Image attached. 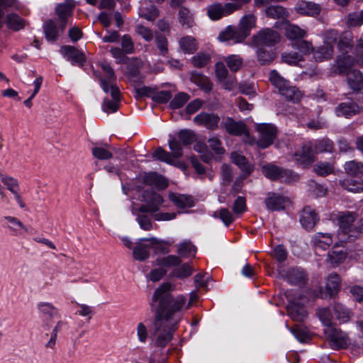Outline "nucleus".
<instances>
[{"instance_id": "f257e3e1", "label": "nucleus", "mask_w": 363, "mask_h": 363, "mask_svg": "<svg viewBox=\"0 0 363 363\" xmlns=\"http://www.w3.org/2000/svg\"><path fill=\"white\" fill-rule=\"evenodd\" d=\"M169 282L160 285L152 296L154 302L158 301L152 333V346L155 348L150 357V363H164L169 350L165 347L173 337L177 324L181 320L179 312L184 308L185 298L183 295L174 297Z\"/></svg>"}, {"instance_id": "f03ea898", "label": "nucleus", "mask_w": 363, "mask_h": 363, "mask_svg": "<svg viewBox=\"0 0 363 363\" xmlns=\"http://www.w3.org/2000/svg\"><path fill=\"white\" fill-rule=\"evenodd\" d=\"M75 4L73 0H65L55 8L57 18L48 19L43 23V31L48 41L55 42L63 33L69 19L72 16Z\"/></svg>"}, {"instance_id": "7ed1b4c3", "label": "nucleus", "mask_w": 363, "mask_h": 363, "mask_svg": "<svg viewBox=\"0 0 363 363\" xmlns=\"http://www.w3.org/2000/svg\"><path fill=\"white\" fill-rule=\"evenodd\" d=\"M357 214L352 211L340 212L337 216L339 230L337 236L341 242H351L355 240L363 231V218L357 223L354 221Z\"/></svg>"}, {"instance_id": "20e7f679", "label": "nucleus", "mask_w": 363, "mask_h": 363, "mask_svg": "<svg viewBox=\"0 0 363 363\" xmlns=\"http://www.w3.org/2000/svg\"><path fill=\"white\" fill-rule=\"evenodd\" d=\"M145 204H142L138 208L136 214V220L141 229L144 230H151L153 228V223L151 218L145 213H154L159 211L160 207L164 202L162 196L155 192L150 194L149 200H146Z\"/></svg>"}, {"instance_id": "39448f33", "label": "nucleus", "mask_w": 363, "mask_h": 363, "mask_svg": "<svg viewBox=\"0 0 363 363\" xmlns=\"http://www.w3.org/2000/svg\"><path fill=\"white\" fill-rule=\"evenodd\" d=\"M258 133L257 145L259 147L265 149L272 145L277 135V128L272 123H258L255 125Z\"/></svg>"}, {"instance_id": "423d86ee", "label": "nucleus", "mask_w": 363, "mask_h": 363, "mask_svg": "<svg viewBox=\"0 0 363 363\" xmlns=\"http://www.w3.org/2000/svg\"><path fill=\"white\" fill-rule=\"evenodd\" d=\"M141 241H147L150 242L148 245L140 243L133 249V257L135 259L139 261H144L150 256L149 249L153 246H156L157 250H160L164 252H169L167 247L162 246V242L156 238L152 237L150 238H143Z\"/></svg>"}, {"instance_id": "0eeeda50", "label": "nucleus", "mask_w": 363, "mask_h": 363, "mask_svg": "<svg viewBox=\"0 0 363 363\" xmlns=\"http://www.w3.org/2000/svg\"><path fill=\"white\" fill-rule=\"evenodd\" d=\"M262 174L271 180L281 179L285 182H291L297 178V175L289 169H284L274 164H267L262 168Z\"/></svg>"}, {"instance_id": "6e6552de", "label": "nucleus", "mask_w": 363, "mask_h": 363, "mask_svg": "<svg viewBox=\"0 0 363 363\" xmlns=\"http://www.w3.org/2000/svg\"><path fill=\"white\" fill-rule=\"evenodd\" d=\"M324 333L330 346L334 350L346 348L350 344L347 335L335 327L324 328Z\"/></svg>"}, {"instance_id": "1a4fd4ad", "label": "nucleus", "mask_w": 363, "mask_h": 363, "mask_svg": "<svg viewBox=\"0 0 363 363\" xmlns=\"http://www.w3.org/2000/svg\"><path fill=\"white\" fill-rule=\"evenodd\" d=\"M340 289V278L336 273H331L326 279L325 291L320 287L315 291L314 298H330L334 296Z\"/></svg>"}, {"instance_id": "9d476101", "label": "nucleus", "mask_w": 363, "mask_h": 363, "mask_svg": "<svg viewBox=\"0 0 363 363\" xmlns=\"http://www.w3.org/2000/svg\"><path fill=\"white\" fill-rule=\"evenodd\" d=\"M280 41V35L271 28H264L253 37L256 47H272Z\"/></svg>"}, {"instance_id": "9b49d317", "label": "nucleus", "mask_w": 363, "mask_h": 363, "mask_svg": "<svg viewBox=\"0 0 363 363\" xmlns=\"http://www.w3.org/2000/svg\"><path fill=\"white\" fill-rule=\"evenodd\" d=\"M194 122L208 130H215L219 128L220 118L214 113L201 112L194 118Z\"/></svg>"}, {"instance_id": "f8f14e48", "label": "nucleus", "mask_w": 363, "mask_h": 363, "mask_svg": "<svg viewBox=\"0 0 363 363\" xmlns=\"http://www.w3.org/2000/svg\"><path fill=\"white\" fill-rule=\"evenodd\" d=\"M60 52L73 65L82 66L86 61L84 52L74 46L63 45L61 47Z\"/></svg>"}, {"instance_id": "ddd939ff", "label": "nucleus", "mask_w": 363, "mask_h": 363, "mask_svg": "<svg viewBox=\"0 0 363 363\" xmlns=\"http://www.w3.org/2000/svg\"><path fill=\"white\" fill-rule=\"evenodd\" d=\"M39 316L45 325H50L52 319L55 317L60 318L58 309L49 302H40L37 305Z\"/></svg>"}, {"instance_id": "4468645a", "label": "nucleus", "mask_w": 363, "mask_h": 363, "mask_svg": "<svg viewBox=\"0 0 363 363\" xmlns=\"http://www.w3.org/2000/svg\"><path fill=\"white\" fill-rule=\"evenodd\" d=\"M315 150L311 142L304 143L301 150L294 154L295 160L303 165L311 164L315 160Z\"/></svg>"}, {"instance_id": "2eb2a0df", "label": "nucleus", "mask_w": 363, "mask_h": 363, "mask_svg": "<svg viewBox=\"0 0 363 363\" xmlns=\"http://www.w3.org/2000/svg\"><path fill=\"white\" fill-rule=\"evenodd\" d=\"M101 68L105 74L104 78L99 77L101 86L104 92L108 93L112 86H116V76L113 69L108 62H101Z\"/></svg>"}, {"instance_id": "dca6fc26", "label": "nucleus", "mask_w": 363, "mask_h": 363, "mask_svg": "<svg viewBox=\"0 0 363 363\" xmlns=\"http://www.w3.org/2000/svg\"><path fill=\"white\" fill-rule=\"evenodd\" d=\"M218 39L222 42H228L230 44H236L243 42L245 37L242 35L238 28L229 26L225 30L220 33Z\"/></svg>"}, {"instance_id": "f3484780", "label": "nucleus", "mask_w": 363, "mask_h": 363, "mask_svg": "<svg viewBox=\"0 0 363 363\" xmlns=\"http://www.w3.org/2000/svg\"><path fill=\"white\" fill-rule=\"evenodd\" d=\"M359 105L352 100L340 103L335 108V115L338 117L351 118L359 113Z\"/></svg>"}, {"instance_id": "a211bd4d", "label": "nucleus", "mask_w": 363, "mask_h": 363, "mask_svg": "<svg viewBox=\"0 0 363 363\" xmlns=\"http://www.w3.org/2000/svg\"><path fill=\"white\" fill-rule=\"evenodd\" d=\"M109 91L113 99H105L102 104V110L106 113H114L119 108L121 92L117 86H112Z\"/></svg>"}, {"instance_id": "6ab92c4d", "label": "nucleus", "mask_w": 363, "mask_h": 363, "mask_svg": "<svg viewBox=\"0 0 363 363\" xmlns=\"http://www.w3.org/2000/svg\"><path fill=\"white\" fill-rule=\"evenodd\" d=\"M286 201V197L274 192H269L264 200L267 208L273 211L284 209Z\"/></svg>"}, {"instance_id": "aec40b11", "label": "nucleus", "mask_w": 363, "mask_h": 363, "mask_svg": "<svg viewBox=\"0 0 363 363\" xmlns=\"http://www.w3.org/2000/svg\"><path fill=\"white\" fill-rule=\"evenodd\" d=\"M225 130L231 135L241 136L248 135L246 125L242 121H235L230 117H227L223 123Z\"/></svg>"}, {"instance_id": "412c9836", "label": "nucleus", "mask_w": 363, "mask_h": 363, "mask_svg": "<svg viewBox=\"0 0 363 363\" xmlns=\"http://www.w3.org/2000/svg\"><path fill=\"white\" fill-rule=\"evenodd\" d=\"M318 220L317 213L310 206H306L303 209L300 217V222L303 227L310 230L313 228Z\"/></svg>"}, {"instance_id": "4be33fe9", "label": "nucleus", "mask_w": 363, "mask_h": 363, "mask_svg": "<svg viewBox=\"0 0 363 363\" xmlns=\"http://www.w3.org/2000/svg\"><path fill=\"white\" fill-rule=\"evenodd\" d=\"M333 243V237L330 233H317L311 239V244L315 248L326 250Z\"/></svg>"}, {"instance_id": "5701e85b", "label": "nucleus", "mask_w": 363, "mask_h": 363, "mask_svg": "<svg viewBox=\"0 0 363 363\" xmlns=\"http://www.w3.org/2000/svg\"><path fill=\"white\" fill-rule=\"evenodd\" d=\"M256 16L252 13H248L243 16L239 22V30L245 37H248L250 34V30L256 25Z\"/></svg>"}, {"instance_id": "b1692460", "label": "nucleus", "mask_w": 363, "mask_h": 363, "mask_svg": "<svg viewBox=\"0 0 363 363\" xmlns=\"http://www.w3.org/2000/svg\"><path fill=\"white\" fill-rule=\"evenodd\" d=\"M191 80L206 93H208L212 90L213 84L206 76L201 73L192 72L191 74Z\"/></svg>"}, {"instance_id": "393cba45", "label": "nucleus", "mask_w": 363, "mask_h": 363, "mask_svg": "<svg viewBox=\"0 0 363 363\" xmlns=\"http://www.w3.org/2000/svg\"><path fill=\"white\" fill-rule=\"evenodd\" d=\"M143 182L148 186L157 189H164L167 186L164 178L155 172L146 174L143 177Z\"/></svg>"}, {"instance_id": "a878e982", "label": "nucleus", "mask_w": 363, "mask_h": 363, "mask_svg": "<svg viewBox=\"0 0 363 363\" xmlns=\"http://www.w3.org/2000/svg\"><path fill=\"white\" fill-rule=\"evenodd\" d=\"M344 169L347 174L361 178L363 177V163L362 162L352 160L346 162L344 164Z\"/></svg>"}, {"instance_id": "bb28decb", "label": "nucleus", "mask_w": 363, "mask_h": 363, "mask_svg": "<svg viewBox=\"0 0 363 363\" xmlns=\"http://www.w3.org/2000/svg\"><path fill=\"white\" fill-rule=\"evenodd\" d=\"M313 52L315 60L316 62H322L330 59L333 55L334 50L333 45L323 43V45L318 47Z\"/></svg>"}, {"instance_id": "cd10ccee", "label": "nucleus", "mask_w": 363, "mask_h": 363, "mask_svg": "<svg viewBox=\"0 0 363 363\" xmlns=\"http://www.w3.org/2000/svg\"><path fill=\"white\" fill-rule=\"evenodd\" d=\"M286 279L291 285L304 284L306 279V272L300 268H293L287 272Z\"/></svg>"}, {"instance_id": "c85d7f7f", "label": "nucleus", "mask_w": 363, "mask_h": 363, "mask_svg": "<svg viewBox=\"0 0 363 363\" xmlns=\"http://www.w3.org/2000/svg\"><path fill=\"white\" fill-rule=\"evenodd\" d=\"M348 85L353 90H360L363 88V75L356 69H352L347 74Z\"/></svg>"}, {"instance_id": "c756f323", "label": "nucleus", "mask_w": 363, "mask_h": 363, "mask_svg": "<svg viewBox=\"0 0 363 363\" xmlns=\"http://www.w3.org/2000/svg\"><path fill=\"white\" fill-rule=\"evenodd\" d=\"M180 50L186 54H193L198 49L196 40L189 35L182 37L179 40Z\"/></svg>"}, {"instance_id": "7c9ffc66", "label": "nucleus", "mask_w": 363, "mask_h": 363, "mask_svg": "<svg viewBox=\"0 0 363 363\" xmlns=\"http://www.w3.org/2000/svg\"><path fill=\"white\" fill-rule=\"evenodd\" d=\"M197 249L191 241L184 240L177 245V254L181 258L194 257L196 255Z\"/></svg>"}, {"instance_id": "2f4dec72", "label": "nucleus", "mask_w": 363, "mask_h": 363, "mask_svg": "<svg viewBox=\"0 0 363 363\" xmlns=\"http://www.w3.org/2000/svg\"><path fill=\"white\" fill-rule=\"evenodd\" d=\"M296 9L299 13L310 16H317L320 11L319 5L308 1H302L299 3Z\"/></svg>"}, {"instance_id": "473e14b6", "label": "nucleus", "mask_w": 363, "mask_h": 363, "mask_svg": "<svg viewBox=\"0 0 363 363\" xmlns=\"http://www.w3.org/2000/svg\"><path fill=\"white\" fill-rule=\"evenodd\" d=\"M353 35L350 31H345L340 34L337 42V48L340 52L347 53L353 47Z\"/></svg>"}, {"instance_id": "72a5a7b5", "label": "nucleus", "mask_w": 363, "mask_h": 363, "mask_svg": "<svg viewBox=\"0 0 363 363\" xmlns=\"http://www.w3.org/2000/svg\"><path fill=\"white\" fill-rule=\"evenodd\" d=\"M193 267L189 263H184L174 268L169 274L172 278H177L180 279H186L190 277L193 273Z\"/></svg>"}, {"instance_id": "f704fd0d", "label": "nucleus", "mask_w": 363, "mask_h": 363, "mask_svg": "<svg viewBox=\"0 0 363 363\" xmlns=\"http://www.w3.org/2000/svg\"><path fill=\"white\" fill-rule=\"evenodd\" d=\"M230 157L233 162L238 165L239 168L243 172V173L250 174L253 171V165L250 164L244 156L238 154L236 152H234L231 153Z\"/></svg>"}, {"instance_id": "c9c22d12", "label": "nucleus", "mask_w": 363, "mask_h": 363, "mask_svg": "<svg viewBox=\"0 0 363 363\" xmlns=\"http://www.w3.org/2000/svg\"><path fill=\"white\" fill-rule=\"evenodd\" d=\"M208 16L213 21H217L223 16L230 15V13L225 9V4L222 5L220 3H216L210 5L208 8Z\"/></svg>"}, {"instance_id": "e433bc0d", "label": "nucleus", "mask_w": 363, "mask_h": 363, "mask_svg": "<svg viewBox=\"0 0 363 363\" xmlns=\"http://www.w3.org/2000/svg\"><path fill=\"white\" fill-rule=\"evenodd\" d=\"M182 262V258L178 255H169L165 257H157L155 263L157 266L164 267H176Z\"/></svg>"}, {"instance_id": "4c0bfd02", "label": "nucleus", "mask_w": 363, "mask_h": 363, "mask_svg": "<svg viewBox=\"0 0 363 363\" xmlns=\"http://www.w3.org/2000/svg\"><path fill=\"white\" fill-rule=\"evenodd\" d=\"M333 311L336 319L340 323H345L350 320L351 312L342 304L340 303H335L333 306Z\"/></svg>"}, {"instance_id": "58836bf2", "label": "nucleus", "mask_w": 363, "mask_h": 363, "mask_svg": "<svg viewBox=\"0 0 363 363\" xmlns=\"http://www.w3.org/2000/svg\"><path fill=\"white\" fill-rule=\"evenodd\" d=\"M346 255V251L343 248L337 250V247L334 246L328 254V261L333 267H336L345 259Z\"/></svg>"}, {"instance_id": "ea45409f", "label": "nucleus", "mask_w": 363, "mask_h": 363, "mask_svg": "<svg viewBox=\"0 0 363 363\" xmlns=\"http://www.w3.org/2000/svg\"><path fill=\"white\" fill-rule=\"evenodd\" d=\"M169 199L180 208L192 207L194 206V199L191 196L172 194L169 195Z\"/></svg>"}, {"instance_id": "a19ab883", "label": "nucleus", "mask_w": 363, "mask_h": 363, "mask_svg": "<svg viewBox=\"0 0 363 363\" xmlns=\"http://www.w3.org/2000/svg\"><path fill=\"white\" fill-rule=\"evenodd\" d=\"M286 99L292 103H298L302 98V94L301 91L296 86H291L290 84L280 92Z\"/></svg>"}, {"instance_id": "79ce46f5", "label": "nucleus", "mask_w": 363, "mask_h": 363, "mask_svg": "<svg viewBox=\"0 0 363 363\" xmlns=\"http://www.w3.org/2000/svg\"><path fill=\"white\" fill-rule=\"evenodd\" d=\"M265 13L267 17L274 19H285L288 17V12L286 9L279 5H274L267 7Z\"/></svg>"}, {"instance_id": "37998d69", "label": "nucleus", "mask_w": 363, "mask_h": 363, "mask_svg": "<svg viewBox=\"0 0 363 363\" xmlns=\"http://www.w3.org/2000/svg\"><path fill=\"white\" fill-rule=\"evenodd\" d=\"M256 48L257 60L261 65H268L274 60L276 55L272 50H267L264 47Z\"/></svg>"}, {"instance_id": "c03bdc74", "label": "nucleus", "mask_w": 363, "mask_h": 363, "mask_svg": "<svg viewBox=\"0 0 363 363\" xmlns=\"http://www.w3.org/2000/svg\"><path fill=\"white\" fill-rule=\"evenodd\" d=\"M340 185L345 189L351 192H359L363 191V182L352 178L340 180Z\"/></svg>"}, {"instance_id": "a18cd8bd", "label": "nucleus", "mask_w": 363, "mask_h": 363, "mask_svg": "<svg viewBox=\"0 0 363 363\" xmlns=\"http://www.w3.org/2000/svg\"><path fill=\"white\" fill-rule=\"evenodd\" d=\"M355 60L350 55L340 56L337 60V67L340 73H346L352 71V67L354 65Z\"/></svg>"}, {"instance_id": "49530a36", "label": "nucleus", "mask_w": 363, "mask_h": 363, "mask_svg": "<svg viewBox=\"0 0 363 363\" xmlns=\"http://www.w3.org/2000/svg\"><path fill=\"white\" fill-rule=\"evenodd\" d=\"M285 35L290 40H298L305 36L306 31L296 25L286 23Z\"/></svg>"}, {"instance_id": "de8ad7c7", "label": "nucleus", "mask_w": 363, "mask_h": 363, "mask_svg": "<svg viewBox=\"0 0 363 363\" xmlns=\"http://www.w3.org/2000/svg\"><path fill=\"white\" fill-rule=\"evenodd\" d=\"M269 81L273 86L278 89L279 93L290 84V82L282 77L277 70H272L270 72Z\"/></svg>"}, {"instance_id": "09e8293b", "label": "nucleus", "mask_w": 363, "mask_h": 363, "mask_svg": "<svg viewBox=\"0 0 363 363\" xmlns=\"http://www.w3.org/2000/svg\"><path fill=\"white\" fill-rule=\"evenodd\" d=\"M125 63L127 65L128 74L130 77H136L139 74L143 66L141 60L137 57L128 58Z\"/></svg>"}, {"instance_id": "8fccbe9b", "label": "nucleus", "mask_w": 363, "mask_h": 363, "mask_svg": "<svg viewBox=\"0 0 363 363\" xmlns=\"http://www.w3.org/2000/svg\"><path fill=\"white\" fill-rule=\"evenodd\" d=\"M4 218L11 224L10 225H6V227L12 230L14 233V235L21 234V230H24L25 232H28V228L18 218L10 216H5Z\"/></svg>"}, {"instance_id": "3c124183", "label": "nucleus", "mask_w": 363, "mask_h": 363, "mask_svg": "<svg viewBox=\"0 0 363 363\" xmlns=\"http://www.w3.org/2000/svg\"><path fill=\"white\" fill-rule=\"evenodd\" d=\"M179 21L183 28H189L194 26V18L189 10L182 7L179 11Z\"/></svg>"}, {"instance_id": "603ef678", "label": "nucleus", "mask_w": 363, "mask_h": 363, "mask_svg": "<svg viewBox=\"0 0 363 363\" xmlns=\"http://www.w3.org/2000/svg\"><path fill=\"white\" fill-rule=\"evenodd\" d=\"M6 23L9 28L18 30L24 27L25 21L17 14L10 13L6 18Z\"/></svg>"}, {"instance_id": "864d4df0", "label": "nucleus", "mask_w": 363, "mask_h": 363, "mask_svg": "<svg viewBox=\"0 0 363 363\" xmlns=\"http://www.w3.org/2000/svg\"><path fill=\"white\" fill-rule=\"evenodd\" d=\"M316 313L325 328L335 327L333 325V315L328 308H320L317 311Z\"/></svg>"}, {"instance_id": "5fc2aeb1", "label": "nucleus", "mask_w": 363, "mask_h": 363, "mask_svg": "<svg viewBox=\"0 0 363 363\" xmlns=\"http://www.w3.org/2000/svg\"><path fill=\"white\" fill-rule=\"evenodd\" d=\"M313 169L317 174L325 177L334 172V165L329 162H318Z\"/></svg>"}, {"instance_id": "6e6d98bb", "label": "nucleus", "mask_w": 363, "mask_h": 363, "mask_svg": "<svg viewBox=\"0 0 363 363\" xmlns=\"http://www.w3.org/2000/svg\"><path fill=\"white\" fill-rule=\"evenodd\" d=\"M225 62L231 72H238L242 66L243 60L238 55H231L225 58Z\"/></svg>"}, {"instance_id": "4d7b16f0", "label": "nucleus", "mask_w": 363, "mask_h": 363, "mask_svg": "<svg viewBox=\"0 0 363 363\" xmlns=\"http://www.w3.org/2000/svg\"><path fill=\"white\" fill-rule=\"evenodd\" d=\"M152 157L153 158L159 161L166 162L169 164L177 165L176 164H174V160L172 158L171 154L164 150L161 147H158L157 148H156V150L154 151L152 154Z\"/></svg>"}, {"instance_id": "13d9d810", "label": "nucleus", "mask_w": 363, "mask_h": 363, "mask_svg": "<svg viewBox=\"0 0 363 363\" xmlns=\"http://www.w3.org/2000/svg\"><path fill=\"white\" fill-rule=\"evenodd\" d=\"M184 146H187L196 140V135L193 130H182L178 133V139Z\"/></svg>"}, {"instance_id": "bf43d9fd", "label": "nucleus", "mask_w": 363, "mask_h": 363, "mask_svg": "<svg viewBox=\"0 0 363 363\" xmlns=\"http://www.w3.org/2000/svg\"><path fill=\"white\" fill-rule=\"evenodd\" d=\"M189 94L186 93L179 92L170 101L169 106L172 109L179 108L189 100Z\"/></svg>"}, {"instance_id": "052dcab7", "label": "nucleus", "mask_w": 363, "mask_h": 363, "mask_svg": "<svg viewBox=\"0 0 363 363\" xmlns=\"http://www.w3.org/2000/svg\"><path fill=\"white\" fill-rule=\"evenodd\" d=\"M92 155L94 157L101 160H106L112 158L113 153L106 147L96 146L91 149Z\"/></svg>"}, {"instance_id": "680f3d73", "label": "nucleus", "mask_w": 363, "mask_h": 363, "mask_svg": "<svg viewBox=\"0 0 363 363\" xmlns=\"http://www.w3.org/2000/svg\"><path fill=\"white\" fill-rule=\"evenodd\" d=\"M288 313L291 317L297 321H301L306 316V311L303 307L294 305L288 308Z\"/></svg>"}, {"instance_id": "e2e57ef3", "label": "nucleus", "mask_w": 363, "mask_h": 363, "mask_svg": "<svg viewBox=\"0 0 363 363\" xmlns=\"http://www.w3.org/2000/svg\"><path fill=\"white\" fill-rule=\"evenodd\" d=\"M292 47L295 50H298L303 55L310 54L313 50L312 44L304 40H296L292 43Z\"/></svg>"}, {"instance_id": "0e129e2a", "label": "nucleus", "mask_w": 363, "mask_h": 363, "mask_svg": "<svg viewBox=\"0 0 363 363\" xmlns=\"http://www.w3.org/2000/svg\"><path fill=\"white\" fill-rule=\"evenodd\" d=\"M281 60L288 65H296L303 60V57L296 52H284L281 54Z\"/></svg>"}, {"instance_id": "69168bd1", "label": "nucleus", "mask_w": 363, "mask_h": 363, "mask_svg": "<svg viewBox=\"0 0 363 363\" xmlns=\"http://www.w3.org/2000/svg\"><path fill=\"white\" fill-rule=\"evenodd\" d=\"M214 217H218L226 226H229L234 221L233 215L226 208H222L218 212H215Z\"/></svg>"}, {"instance_id": "338daca9", "label": "nucleus", "mask_w": 363, "mask_h": 363, "mask_svg": "<svg viewBox=\"0 0 363 363\" xmlns=\"http://www.w3.org/2000/svg\"><path fill=\"white\" fill-rule=\"evenodd\" d=\"M210 60L209 55L201 52L191 58V63L194 67L201 68L206 66L210 62Z\"/></svg>"}, {"instance_id": "774afa93", "label": "nucleus", "mask_w": 363, "mask_h": 363, "mask_svg": "<svg viewBox=\"0 0 363 363\" xmlns=\"http://www.w3.org/2000/svg\"><path fill=\"white\" fill-rule=\"evenodd\" d=\"M347 24L350 27H357L363 24V9L359 13H350L347 16Z\"/></svg>"}]
</instances>
